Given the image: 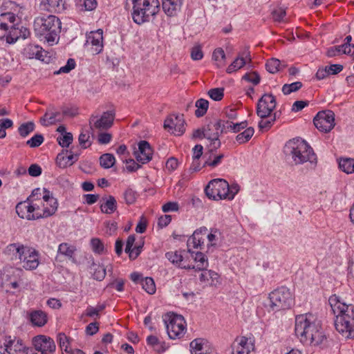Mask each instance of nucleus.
Listing matches in <instances>:
<instances>
[{
  "label": "nucleus",
  "instance_id": "39448f33",
  "mask_svg": "<svg viewBox=\"0 0 354 354\" xmlns=\"http://www.w3.org/2000/svg\"><path fill=\"white\" fill-rule=\"evenodd\" d=\"M129 3L133 5V20L139 25L149 21L160 10L158 0H127V3Z\"/></svg>",
  "mask_w": 354,
  "mask_h": 354
},
{
  "label": "nucleus",
  "instance_id": "c9c22d12",
  "mask_svg": "<svg viewBox=\"0 0 354 354\" xmlns=\"http://www.w3.org/2000/svg\"><path fill=\"white\" fill-rule=\"evenodd\" d=\"M339 169L348 174H353L354 173V158H342L339 160Z\"/></svg>",
  "mask_w": 354,
  "mask_h": 354
},
{
  "label": "nucleus",
  "instance_id": "6e6d98bb",
  "mask_svg": "<svg viewBox=\"0 0 354 354\" xmlns=\"http://www.w3.org/2000/svg\"><path fill=\"white\" fill-rule=\"evenodd\" d=\"M286 15V10L282 8H277L272 10V17L274 21L283 22Z\"/></svg>",
  "mask_w": 354,
  "mask_h": 354
},
{
  "label": "nucleus",
  "instance_id": "c756f323",
  "mask_svg": "<svg viewBox=\"0 0 354 354\" xmlns=\"http://www.w3.org/2000/svg\"><path fill=\"white\" fill-rule=\"evenodd\" d=\"M28 319L34 326L42 327L48 322V315L41 310H34L29 313Z\"/></svg>",
  "mask_w": 354,
  "mask_h": 354
},
{
  "label": "nucleus",
  "instance_id": "6ab92c4d",
  "mask_svg": "<svg viewBox=\"0 0 354 354\" xmlns=\"http://www.w3.org/2000/svg\"><path fill=\"white\" fill-rule=\"evenodd\" d=\"M31 198H27L26 201L19 203L16 206V212L18 216L21 218H26L27 220H37L41 218V215L33 214L34 207L32 206Z\"/></svg>",
  "mask_w": 354,
  "mask_h": 354
},
{
  "label": "nucleus",
  "instance_id": "58836bf2",
  "mask_svg": "<svg viewBox=\"0 0 354 354\" xmlns=\"http://www.w3.org/2000/svg\"><path fill=\"white\" fill-rule=\"evenodd\" d=\"M195 106L197 108L195 115L196 117L201 118L206 113L209 106V102L207 100L201 98L196 102Z\"/></svg>",
  "mask_w": 354,
  "mask_h": 354
},
{
  "label": "nucleus",
  "instance_id": "3c124183",
  "mask_svg": "<svg viewBox=\"0 0 354 354\" xmlns=\"http://www.w3.org/2000/svg\"><path fill=\"white\" fill-rule=\"evenodd\" d=\"M48 5L55 12H60L66 9L65 0H46Z\"/></svg>",
  "mask_w": 354,
  "mask_h": 354
},
{
  "label": "nucleus",
  "instance_id": "a878e982",
  "mask_svg": "<svg viewBox=\"0 0 354 354\" xmlns=\"http://www.w3.org/2000/svg\"><path fill=\"white\" fill-rule=\"evenodd\" d=\"M216 150L208 147L205 153L203 158L205 159L203 167H210L214 168L219 165L224 158L223 153L216 154Z\"/></svg>",
  "mask_w": 354,
  "mask_h": 354
},
{
  "label": "nucleus",
  "instance_id": "dca6fc26",
  "mask_svg": "<svg viewBox=\"0 0 354 354\" xmlns=\"http://www.w3.org/2000/svg\"><path fill=\"white\" fill-rule=\"evenodd\" d=\"M86 45L91 46V50L94 54L100 53L104 48L102 29L100 28L87 34Z\"/></svg>",
  "mask_w": 354,
  "mask_h": 354
},
{
  "label": "nucleus",
  "instance_id": "69168bd1",
  "mask_svg": "<svg viewBox=\"0 0 354 354\" xmlns=\"http://www.w3.org/2000/svg\"><path fill=\"white\" fill-rule=\"evenodd\" d=\"M191 57L193 60H201L203 57V53L200 46H194L191 50Z\"/></svg>",
  "mask_w": 354,
  "mask_h": 354
},
{
  "label": "nucleus",
  "instance_id": "473e14b6",
  "mask_svg": "<svg viewBox=\"0 0 354 354\" xmlns=\"http://www.w3.org/2000/svg\"><path fill=\"white\" fill-rule=\"evenodd\" d=\"M188 252L191 253L192 257L197 263L194 269L198 270H203L209 266L207 256L201 252H192L191 249H188Z\"/></svg>",
  "mask_w": 354,
  "mask_h": 354
},
{
  "label": "nucleus",
  "instance_id": "7ed1b4c3",
  "mask_svg": "<svg viewBox=\"0 0 354 354\" xmlns=\"http://www.w3.org/2000/svg\"><path fill=\"white\" fill-rule=\"evenodd\" d=\"M33 27L37 37L53 45L59 39L62 23L55 15H43L35 19Z\"/></svg>",
  "mask_w": 354,
  "mask_h": 354
},
{
  "label": "nucleus",
  "instance_id": "864d4df0",
  "mask_svg": "<svg viewBox=\"0 0 354 354\" xmlns=\"http://www.w3.org/2000/svg\"><path fill=\"white\" fill-rule=\"evenodd\" d=\"M203 348V339H195L190 342V351L192 354H201Z\"/></svg>",
  "mask_w": 354,
  "mask_h": 354
},
{
  "label": "nucleus",
  "instance_id": "2eb2a0df",
  "mask_svg": "<svg viewBox=\"0 0 354 354\" xmlns=\"http://www.w3.org/2000/svg\"><path fill=\"white\" fill-rule=\"evenodd\" d=\"M32 345L35 351L40 352V354H48L54 352L55 344L53 339L45 335H37L32 339Z\"/></svg>",
  "mask_w": 354,
  "mask_h": 354
},
{
  "label": "nucleus",
  "instance_id": "b1692460",
  "mask_svg": "<svg viewBox=\"0 0 354 354\" xmlns=\"http://www.w3.org/2000/svg\"><path fill=\"white\" fill-rule=\"evenodd\" d=\"M153 150L147 141L142 140L138 144V151L136 152V158L142 164L149 162L152 158Z\"/></svg>",
  "mask_w": 354,
  "mask_h": 354
},
{
  "label": "nucleus",
  "instance_id": "49530a36",
  "mask_svg": "<svg viewBox=\"0 0 354 354\" xmlns=\"http://www.w3.org/2000/svg\"><path fill=\"white\" fill-rule=\"evenodd\" d=\"M138 196L137 192L131 187L127 188L123 194L124 199L127 205L133 204Z\"/></svg>",
  "mask_w": 354,
  "mask_h": 354
},
{
  "label": "nucleus",
  "instance_id": "0eeeda50",
  "mask_svg": "<svg viewBox=\"0 0 354 354\" xmlns=\"http://www.w3.org/2000/svg\"><path fill=\"white\" fill-rule=\"evenodd\" d=\"M205 192L209 198L215 201L234 198V194L230 192L228 183L221 178L212 180L206 186Z\"/></svg>",
  "mask_w": 354,
  "mask_h": 354
},
{
  "label": "nucleus",
  "instance_id": "a211bd4d",
  "mask_svg": "<svg viewBox=\"0 0 354 354\" xmlns=\"http://www.w3.org/2000/svg\"><path fill=\"white\" fill-rule=\"evenodd\" d=\"M39 254L33 248L28 247L25 251L24 257L19 261L22 263V267L27 270L36 269L39 264Z\"/></svg>",
  "mask_w": 354,
  "mask_h": 354
},
{
  "label": "nucleus",
  "instance_id": "a19ab883",
  "mask_svg": "<svg viewBox=\"0 0 354 354\" xmlns=\"http://www.w3.org/2000/svg\"><path fill=\"white\" fill-rule=\"evenodd\" d=\"M115 162V158L111 153L102 154L100 158V166L104 169L112 167Z\"/></svg>",
  "mask_w": 354,
  "mask_h": 354
},
{
  "label": "nucleus",
  "instance_id": "ea45409f",
  "mask_svg": "<svg viewBox=\"0 0 354 354\" xmlns=\"http://www.w3.org/2000/svg\"><path fill=\"white\" fill-rule=\"evenodd\" d=\"M254 130L252 127L245 128L242 132L236 136V142L241 145L247 142L254 135Z\"/></svg>",
  "mask_w": 354,
  "mask_h": 354
},
{
  "label": "nucleus",
  "instance_id": "7c9ffc66",
  "mask_svg": "<svg viewBox=\"0 0 354 354\" xmlns=\"http://www.w3.org/2000/svg\"><path fill=\"white\" fill-rule=\"evenodd\" d=\"M77 248L75 245L68 243H62L58 246L57 255H62L71 261L73 263H77L75 253Z\"/></svg>",
  "mask_w": 354,
  "mask_h": 354
},
{
  "label": "nucleus",
  "instance_id": "4d7b16f0",
  "mask_svg": "<svg viewBox=\"0 0 354 354\" xmlns=\"http://www.w3.org/2000/svg\"><path fill=\"white\" fill-rule=\"evenodd\" d=\"M242 80H244L247 82H251L254 85H257L260 82L261 77H260L259 74L257 72L253 71L252 73H245L242 77Z\"/></svg>",
  "mask_w": 354,
  "mask_h": 354
},
{
  "label": "nucleus",
  "instance_id": "9b49d317",
  "mask_svg": "<svg viewBox=\"0 0 354 354\" xmlns=\"http://www.w3.org/2000/svg\"><path fill=\"white\" fill-rule=\"evenodd\" d=\"M114 118V111L104 112L100 118L92 115L89 119L90 129L92 131L107 130L112 127Z\"/></svg>",
  "mask_w": 354,
  "mask_h": 354
},
{
  "label": "nucleus",
  "instance_id": "e2e57ef3",
  "mask_svg": "<svg viewBox=\"0 0 354 354\" xmlns=\"http://www.w3.org/2000/svg\"><path fill=\"white\" fill-rule=\"evenodd\" d=\"M57 338L60 348L68 354L70 351V349L68 348L69 342L68 337L65 335V334L59 333L57 336Z\"/></svg>",
  "mask_w": 354,
  "mask_h": 354
},
{
  "label": "nucleus",
  "instance_id": "37998d69",
  "mask_svg": "<svg viewBox=\"0 0 354 354\" xmlns=\"http://www.w3.org/2000/svg\"><path fill=\"white\" fill-rule=\"evenodd\" d=\"M142 288L149 294L153 295L156 292V288L153 279L151 277H146L141 280Z\"/></svg>",
  "mask_w": 354,
  "mask_h": 354
},
{
  "label": "nucleus",
  "instance_id": "6e6552de",
  "mask_svg": "<svg viewBox=\"0 0 354 354\" xmlns=\"http://www.w3.org/2000/svg\"><path fill=\"white\" fill-rule=\"evenodd\" d=\"M167 333L170 339H180L186 330V322L182 315L169 313L163 317Z\"/></svg>",
  "mask_w": 354,
  "mask_h": 354
},
{
  "label": "nucleus",
  "instance_id": "cd10ccee",
  "mask_svg": "<svg viewBox=\"0 0 354 354\" xmlns=\"http://www.w3.org/2000/svg\"><path fill=\"white\" fill-rule=\"evenodd\" d=\"M221 122V133H225L227 131H232L234 133H238L241 129H244L248 126V122L246 120L241 122L234 123L229 120H218Z\"/></svg>",
  "mask_w": 354,
  "mask_h": 354
},
{
  "label": "nucleus",
  "instance_id": "603ef678",
  "mask_svg": "<svg viewBox=\"0 0 354 354\" xmlns=\"http://www.w3.org/2000/svg\"><path fill=\"white\" fill-rule=\"evenodd\" d=\"M302 87L301 82H295L291 84H286L282 87V92L284 95H289L292 92L297 91Z\"/></svg>",
  "mask_w": 354,
  "mask_h": 354
},
{
  "label": "nucleus",
  "instance_id": "72a5a7b5",
  "mask_svg": "<svg viewBox=\"0 0 354 354\" xmlns=\"http://www.w3.org/2000/svg\"><path fill=\"white\" fill-rule=\"evenodd\" d=\"M102 213L111 214L117 209V201L114 196H109L105 202L100 205Z\"/></svg>",
  "mask_w": 354,
  "mask_h": 354
},
{
  "label": "nucleus",
  "instance_id": "bf43d9fd",
  "mask_svg": "<svg viewBox=\"0 0 354 354\" xmlns=\"http://www.w3.org/2000/svg\"><path fill=\"white\" fill-rule=\"evenodd\" d=\"M44 140L41 134H35L30 140H27L26 145L30 147L35 148L40 146Z\"/></svg>",
  "mask_w": 354,
  "mask_h": 354
},
{
  "label": "nucleus",
  "instance_id": "79ce46f5",
  "mask_svg": "<svg viewBox=\"0 0 354 354\" xmlns=\"http://www.w3.org/2000/svg\"><path fill=\"white\" fill-rule=\"evenodd\" d=\"M221 236V232L216 228H211L209 233L207 232L206 238L208 241V247L216 246L217 245V241Z\"/></svg>",
  "mask_w": 354,
  "mask_h": 354
},
{
  "label": "nucleus",
  "instance_id": "393cba45",
  "mask_svg": "<svg viewBox=\"0 0 354 354\" xmlns=\"http://www.w3.org/2000/svg\"><path fill=\"white\" fill-rule=\"evenodd\" d=\"M251 349H253V345L245 337H237L232 344V354H249Z\"/></svg>",
  "mask_w": 354,
  "mask_h": 354
},
{
  "label": "nucleus",
  "instance_id": "774afa93",
  "mask_svg": "<svg viewBox=\"0 0 354 354\" xmlns=\"http://www.w3.org/2000/svg\"><path fill=\"white\" fill-rule=\"evenodd\" d=\"M179 205L176 202H168L162 205V209L164 212L178 211Z\"/></svg>",
  "mask_w": 354,
  "mask_h": 354
},
{
  "label": "nucleus",
  "instance_id": "052dcab7",
  "mask_svg": "<svg viewBox=\"0 0 354 354\" xmlns=\"http://www.w3.org/2000/svg\"><path fill=\"white\" fill-rule=\"evenodd\" d=\"M75 66L76 63L75 59L70 58L68 59L66 64L64 66H62L57 71H55V74L68 73L71 70L75 68Z\"/></svg>",
  "mask_w": 354,
  "mask_h": 354
},
{
  "label": "nucleus",
  "instance_id": "5fc2aeb1",
  "mask_svg": "<svg viewBox=\"0 0 354 354\" xmlns=\"http://www.w3.org/2000/svg\"><path fill=\"white\" fill-rule=\"evenodd\" d=\"M144 246V242L142 241L140 243H137L136 245L133 246L129 252H127L129 254V257L130 259L134 260L140 254L142 251V248Z\"/></svg>",
  "mask_w": 354,
  "mask_h": 354
},
{
  "label": "nucleus",
  "instance_id": "5701e85b",
  "mask_svg": "<svg viewBox=\"0 0 354 354\" xmlns=\"http://www.w3.org/2000/svg\"><path fill=\"white\" fill-rule=\"evenodd\" d=\"M207 232L208 230L206 227L196 229L187 240L188 249H191V248L202 249Z\"/></svg>",
  "mask_w": 354,
  "mask_h": 354
},
{
  "label": "nucleus",
  "instance_id": "4468645a",
  "mask_svg": "<svg viewBox=\"0 0 354 354\" xmlns=\"http://www.w3.org/2000/svg\"><path fill=\"white\" fill-rule=\"evenodd\" d=\"M183 115H170L164 122V128L175 136H181L185 131Z\"/></svg>",
  "mask_w": 354,
  "mask_h": 354
},
{
  "label": "nucleus",
  "instance_id": "f8f14e48",
  "mask_svg": "<svg viewBox=\"0 0 354 354\" xmlns=\"http://www.w3.org/2000/svg\"><path fill=\"white\" fill-rule=\"evenodd\" d=\"M313 123L319 131L329 132L335 127V113L330 110L319 111L314 118Z\"/></svg>",
  "mask_w": 354,
  "mask_h": 354
},
{
  "label": "nucleus",
  "instance_id": "c03bdc74",
  "mask_svg": "<svg viewBox=\"0 0 354 354\" xmlns=\"http://www.w3.org/2000/svg\"><path fill=\"white\" fill-rule=\"evenodd\" d=\"M246 64L247 62L237 56L236 58L232 62V63L228 66L226 69V72L229 74H231L242 68Z\"/></svg>",
  "mask_w": 354,
  "mask_h": 354
},
{
  "label": "nucleus",
  "instance_id": "a18cd8bd",
  "mask_svg": "<svg viewBox=\"0 0 354 354\" xmlns=\"http://www.w3.org/2000/svg\"><path fill=\"white\" fill-rule=\"evenodd\" d=\"M34 129H35L34 122H28L23 123L19 126V127L18 129V132L21 137L25 138L28 135H29L31 132H32L34 131Z\"/></svg>",
  "mask_w": 354,
  "mask_h": 354
},
{
  "label": "nucleus",
  "instance_id": "de8ad7c7",
  "mask_svg": "<svg viewBox=\"0 0 354 354\" xmlns=\"http://www.w3.org/2000/svg\"><path fill=\"white\" fill-rule=\"evenodd\" d=\"M20 31H19V28H16L15 25L10 26V31L6 36V41L9 44H13L17 41L19 38H20Z\"/></svg>",
  "mask_w": 354,
  "mask_h": 354
},
{
  "label": "nucleus",
  "instance_id": "680f3d73",
  "mask_svg": "<svg viewBox=\"0 0 354 354\" xmlns=\"http://www.w3.org/2000/svg\"><path fill=\"white\" fill-rule=\"evenodd\" d=\"M79 144L83 149H86L91 145L88 133L81 132L78 138Z\"/></svg>",
  "mask_w": 354,
  "mask_h": 354
},
{
  "label": "nucleus",
  "instance_id": "1a4fd4ad",
  "mask_svg": "<svg viewBox=\"0 0 354 354\" xmlns=\"http://www.w3.org/2000/svg\"><path fill=\"white\" fill-rule=\"evenodd\" d=\"M43 192L44 194L42 196V198L44 202H47V205H49L50 207L41 208L40 204H39V201H32L31 204L35 209L33 214L38 213V214H41L42 216L41 218H47L55 213L57 209L58 203L57 199L53 196L50 191L44 188Z\"/></svg>",
  "mask_w": 354,
  "mask_h": 354
},
{
  "label": "nucleus",
  "instance_id": "412c9836",
  "mask_svg": "<svg viewBox=\"0 0 354 354\" xmlns=\"http://www.w3.org/2000/svg\"><path fill=\"white\" fill-rule=\"evenodd\" d=\"M80 153H73L71 150H62L57 156L56 163L60 168L71 167L78 160Z\"/></svg>",
  "mask_w": 354,
  "mask_h": 354
},
{
  "label": "nucleus",
  "instance_id": "13d9d810",
  "mask_svg": "<svg viewBox=\"0 0 354 354\" xmlns=\"http://www.w3.org/2000/svg\"><path fill=\"white\" fill-rule=\"evenodd\" d=\"M208 95L212 100L215 101H220L224 96L223 88H214L208 91Z\"/></svg>",
  "mask_w": 354,
  "mask_h": 354
},
{
  "label": "nucleus",
  "instance_id": "e433bc0d",
  "mask_svg": "<svg viewBox=\"0 0 354 354\" xmlns=\"http://www.w3.org/2000/svg\"><path fill=\"white\" fill-rule=\"evenodd\" d=\"M92 251L95 254H102L106 252V249L103 242L99 238H92L90 241Z\"/></svg>",
  "mask_w": 354,
  "mask_h": 354
},
{
  "label": "nucleus",
  "instance_id": "4c0bfd02",
  "mask_svg": "<svg viewBox=\"0 0 354 354\" xmlns=\"http://www.w3.org/2000/svg\"><path fill=\"white\" fill-rule=\"evenodd\" d=\"M285 66L281 64L279 59L272 58L267 61L266 64V70L270 73H276L282 69Z\"/></svg>",
  "mask_w": 354,
  "mask_h": 354
},
{
  "label": "nucleus",
  "instance_id": "338daca9",
  "mask_svg": "<svg viewBox=\"0 0 354 354\" xmlns=\"http://www.w3.org/2000/svg\"><path fill=\"white\" fill-rule=\"evenodd\" d=\"M327 71L328 73V75H337L339 73H340L344 67L342 64H331L330 66H326Z\"/></svg>",
  "mask_w": 354,
  "mask_h": 354
},
{
  "label": "nucleus",
  "instance_id": "9d476101",
  "mask_svg": "<svg viewBox=\"0 0 354 354\" xmlns=\"http://www.w3.org/2000/svg\"><path fill=\"white\" fill-rule=\"evenodd\" d=\"M221 127L218 120L205 125V138L209 142L206 148L210 147L212 150H217L221 147V142L219 139L221 134Z\"/></svg>",
  "mask_w": 354,
  "mask_h": 354
},
{
  "label": "nucleus",
  "instance_id": "2f4dec72",
  "mask_svg": "<svg viewBox=\"0 0 354 354\" xmlns=\"http://www.w3.org/2000/svg\"><path fill=\"white\" fill-rule=\"evenodd\" d=\"M162 9L168 16H174L180 10L183 0H162Z\"/></svg>",
  "mask_w": 354,
  "mask_h": 354
},
{
  "label": "nucleus",
  "instance_id": "0e129e2a",
  "mask_svg": "<svg viewBox=\"0 0 354 354\" xmlns=\"http://www.w3.org/2000/svg\"><path fill=\"white\" fill-rule=\"evenodd\" d=\"M344 50V46L343 44L330 47L327 50L326 55L329 57H333L337 55L343 53Z\"/></svg>",
  "mask_w": 354,
  "mask_h": 354
},
{
  "label": "nucleus",
  "instance_id": "f3484780",
  "mask_svg": "<svg viewBox=\"0 0 354 354\" xmlns=\"http://www.w3.org/2000/svg\"><path fill=\"white\" fill-rule=\"evenodd\" d=\"M28 247L19 242L10 243L5 247L3 254L8 260L19 261Z\"/></svg>",
  "mask_w": 354,
  "mask_h": 354
},
{
  "label": "nucleus",
  "instance_id": "f257e3e1",
  "mask_svg": "<svg viewBox=\"0 0 354 354\" xmlns=\"http://www.w3.org/2000/svg\"><path fill=\"white\" fill-rule=\"evenodd\" d=\"M295 332L303 344L318 346L326 339L320 322L311 313L296 317Z\"/></svg>",
  "mask_w": 354,
  "mask_h": 354
},
{
  "label": "nucleus",
  "instance_id": "aec40b11",
  "mask_svg": "<svg viewBox=\"0 0 354 354\" xmlns=\"http://www.w3.org/2000/svg\"><path fill=\"white\" fill-rule=\"evenodd\" d=\"M2 345L7 354H20L25 348L23 340L16 336L6 335Z\"/></svg>",
  "mask_w": 354,
  "mask_h": 354
},
{
  "label": "nucleus",
  "instance_id": "c85d7f7f",
  "mask_svg": "<svg viewBox=\"0 0 354 354\" xmlns=\"http://www.w3.org/2000/svg\"><path fill=\"white\" fill-rule=\"evenodd\" d=\"M24 54L29 59L35 58L39 60L45 62L46 52L38 45L29 44L24 49Z\"/></svg>",
  "mask_w": 354,
  "mask_h": 354
},
{
  "label": "nucleus",
  "instance_id": "423d86ee",
  "mask_svg": "<svg viewBox=\"0 0 354 354\" xmlns=\"http://www.w3.org/2000/svg\"><path fill=\"white\" fill-rule=\"evenodd\" d=\"M270 310L277 312L289 309L294 304V297L290 289L281 286L269 294Z\"/></svg>",
  "mask_w": 354,
  "mask_h": 354
},
{
  "label": "nucleus",
  "instance_id": "f03ea898",
  "mask_svg": "<svg viewBox=\"0 0 354 354\" xmlns=\"http://www.w3.org/2000/svg\"><path fill=\"white\" fill-rule=\"evenodd\" d=\"M328 302L335 315V326L336 330L346 338H353L354 304H347L336 295L330 296Z\"/></svg>",
  "mask_w": 354,
  "mask_h": 354
},
{
  "label": "nucleus",
  "instance_id": "8fccbe9b",
  "mask_svg": "<svg viewBox=\"0 0 354 354\" xmlns=\"http://www.w3.org/2000/svg\"><path fill=\"white\" fill-rule=\"evenodd\" d=\"M73 140V134L69 132H65L64 134L57 137V141L62 147H68Z\"/></svg>",
  "mask_w": 354,
  "mask_h": 354
},
{
  "label": "nucleus",
  "instance_id": "20e7f679",
  "mask_svg": "<svg viewBox=\"0 0 354 354\" xmlns=\"http://www.w3.org/2000/svg\"><path fill=\"white\" fill-rule=\"evenodd\" d=\"M283 152L294 165H302L307 162L315 165L317 164L316 154L304 140L293 139L288 141L283 147Z\"/></svg>",
  "mask_w": 354,
  "mask_h": 354
},
{
  "label": "nucleus",
  "instance_id": "ddd939ff",
  "mask_svg": "<svg viewBox=\"0 0 354 354\" xmlns=\"http://www.w3.org/2000/svg\"><path fill=\"white\" fill-rule=\"evenodd\" d=\"M277 105L275 97L272 94H264L258 101L257 114L261 118H268Z\"/></svg>",
  "mask_w": 354,
  "mask_h": 354
},
{
  "label": "nucleus",
  "instance_id": "bb28decb",
  "mask_svg": "<svg viewBox=\"0 0 354 354\" xmlns=\"http://www.w3.org/2000/svg\"><path fill=\"white\" fill-rule=\"evenodd\" d=\"M88 270L92 277L97 281H102L106 276V269L103 266L95 262L93 257L88 261Z\"/></svg>",
  "mask_w": 354,
  "mask_h": 354
},
{
  "label": "nucleus",
  "instance_id": "f704fd0d",
  "mask_svg": "<svg viewBox=\"0 0 354 354\" xmlns=\"http://www.w3.org/2000/svg\"><path fill=\"white\" fill-rule=\"evenodd\" d=\"M62 120V115L59 111H53L52 110L48 111L42 118L43 125H50L59 122Z\"/></svg>",
  "mask_w": 354,
  "mask_h": 354
},
{
  "label": "nucleus",
  "instance_id": "09e8293b",
  "mask_svg": "<svg viewBox=\"0 0 354 354\" xmlns=\"http://www.w3.org/2000/svg\"><path fill=\"white\" fill-rule=\"evenodd\" d=\"M276 120V113L274 114V116L268 119V118H261V120L259 122V129L260 131H268L271 127L273 125L274 121Z\"/></svg>",
  "mask_w": 354,
  "mask_h": 354
},
{
  "label": "nucleus",
  "instance_id": "4be33fe9",
  "mask_svg": "<svg viewBox=\"0 0 354 354\" xmlns=\"http://www.w3.org/2000/svg\"><path fill=\"white\" fill-rule=\"evenodd\" d=\"M185 250L179 251H170L165 254V257L173 264L176 265L178 268L185 270L194 269L195 266L189 264H187L184 259Z\"/></svg>",
  "mask_w": 354,
  "mask_h": 354
}]
</instances>
